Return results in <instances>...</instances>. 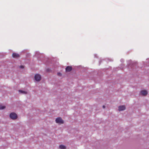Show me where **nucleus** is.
Returning <instances> with one entry per match:
<instances>
[{"label":"nucleus","instance_id":"f257e3e1","mask_svg":"<svg viewBox=\"0 0 149 149\" xmlns=\"http://www.w3.org/2000/svg\"><path fill=\"white\" fill-rule=\"evenodd\" d=\"M10 116L11 119L13 120L16 119L17 118V116L16 114L13 112L11 113H10Z\"/></svg>","mask_w":149,"mask_h":149},{"label":"nucleus","instance_id":"f03ea898","mask_svg":"<svg viewBox=\"0 0 149 149\" xmlns=\"http://www.w3.org/2000/svg\"><path fill=\"white\" fill-rule=\"evenodd\" d=\"M56 123L59 124H62L64 123V121L61 117H58L56 119Z\"/></svg>","mask_w":149,"mask_h":149},{"label":"nucleus","instance_id":"7ed1b4c3","mask_svg":"<svg viewBox=\"0 0 149 149\" xmlns=\"http://www.w3.org/2000/svg\"><path fill=\"white\" fill-rule=\"evenodd\" d=\"M34 78L36 81H39L41 79V77L40 75L37 74L35 75Z\"/></svg>","mask_w":149,"mask_h":149},{"label":"nucleus","instance_id":"20e7f679","mask_svg":"<svg viewBox=\"0 0 149 149\" xmlns=\"http://www.w3.org/2000/svg\"><path fill=\"white\" fill-rule=\"evenodd\" d=\"M141 94L143 96H146L148 94L147 91L146 90H142L141 91Z\"/></svg>","mask_w":149,"mask_h":149},{"label":"nucleus","instance_id":"39448f33","mask_svg":"<svg viewBox=\"0 0 149 149\" xmlns=\"http://www.w3.org/2000/svg\"><path fill=\"white\" fill-rule=\"evenodd\" d=\"M125 109V107L124 106H120L118 107V110L119 111H123Z\"/></svg>","mask_w":149,"mask_h":149},{"label":"nucleus","instance_id":"423d86ee","mask_svg":"<svg viewBox=\"0 0 149 149\" xmlns=\"http://www.w3.org/2000/svg\"><path fill=\"white\" fill-rule=\"evenodd\" d=\"M72 70V67L71 66H68L65 68V70L66 72H69L70 71Z\"/></svg>","mask_w":149,"mask_h":149},{"label":"nucleus","instance_id":"0eeeda50","mask_svg":"<svg viewBox=\"0 0 149 149\" xmlns=\"http://www.w3.org/2000/svg\"><path fill=\"white\" fill-rule=\"evenodd\" d=\"M12 56L13 58H18L19 57V55L17 53H14L12 54Z\"/></svg>","mask_w":149,"mask_h":149},{"label":"nucleus","instance_id":"6e6552de","mask_svg":"<svg viewBox=\"0 0 149 149\" xmlns=\"http://www.w3.org/2000/svg\"><path fill=\"white\" fill-rule=\"evenodd\" d=\"M19 92L22 94H26L27 93L26 91L21 90H19Z\"/></svg>","mask_w":149,"mask_h":149},{"label":"nucleus","instance_id":"1a4fd4ad","mask_svg":"<svg viewBox=\"0 0 149 149\" xmlns=\"http://www.w3.org/2000/svg\"><path fill=\"white\" fill-rule=\"evenodd\" d=\"M59 148L61 149H65V146L63 145H60L59 146Z\"/></svg>","mask_w":149,"mask_h":149},{"label":"nucleus","instance_id":"9d476101","mask_svg":"<svg viewBox=\"0 0 149 149\" xmlns=\"http://www.w3.org/2000/svg\"><path fill=\"white\" fill-rule=\"evenodd\" d=\"M6 107L4 106H2L0 105V109H3L5 108Z\"/></svg>","mask_w":149,"mask_h":149},{"label":"nucleus","instance_id":"9b49d317","mask_svg":"<svg viewBox=\"0 0 149 149\" xmlns=\"http://www.w3.org/2000/svg\"><path fill=\"white\" fill-rule=\"evenodd\" d=\"M57 74L58 76H61L62 75L61 74L60 72L58 73Z\"/></svg>","mask_w":149,"mask_h":149},{"label":"nucleus","instance_id":"f8f14e48","mask_svg":"<svg viewBox=\"0 0 149 149\" xmlns=\"http://www.w3.org/2000/svg\"><path fill=\"white\" fill-rule=\"evenodd\" d=\"M20 68H24V66L23 65H21L19 67Z\"/></svg>","mask_w":149,"mask_h":149},{"label":"nucleus","instance_id":"ddd939ff","mask_svg":"<svg viewBox=\"0 0 149 149\" xmlns=\"http://www.w3.org/2000/svg\"><path fill=\"white\" fill-rule=\"evenodd\" d=\"M102 107H103V108L104 109V108H105V106L103 105V106Z\"/></svg>","mask_w":149,"mask_h":149}]
</instances>
